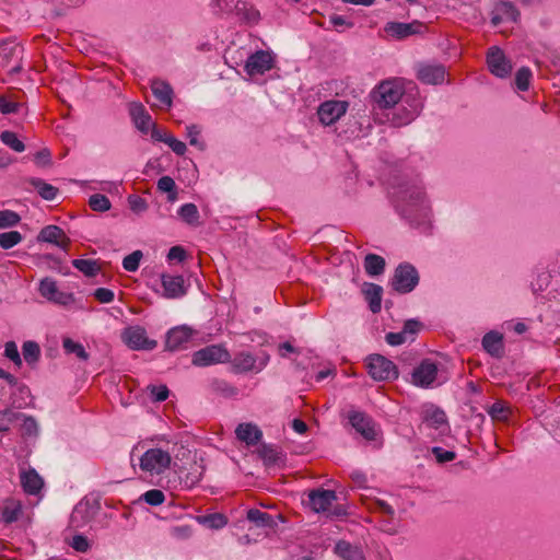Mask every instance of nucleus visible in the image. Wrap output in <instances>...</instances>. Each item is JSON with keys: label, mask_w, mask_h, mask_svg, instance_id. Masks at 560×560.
I'll use <instances>...</instances> for the list:
<instances>
[{"label": "nucleus", "mask_w": 560, "mask_h": 560, "mask_svg": "<svg viewBox=\"0 0 560 560\" xmlns=\"http://www.w3.org/2000/svg\"><path fill=\"white\" fill-rule=\"evenodd\" d=\"M404 86L400 80L390 79L381 82L372 92V97L378 108H392L399 101L409 105V108L404 109V115H395L393 122L397 126L407 125L413 120L422 109V103L413 98L409 103V96L404 97Z\"/></svg>", "instance_id": "nucleus-1"}, {"label": "nucleus", "mask_w": 560, "mask_h": 560, "mask_svg": "<svg viewBox=\"0 0 560 560\" xmlns=\"http://www.w3.org/2000/svg\"><path fill=\"white\" fill-rule=\"evenodd\" d=\"M397 211L406 219L415 221L419 215H425L428 206L421 186L404 185L392 192Z\"/></svg>", "instance_id": "nucleus-2"}, {"label": "nucleus", "mask_w": 560, "mask_h": 560, "mask_svg": "<svg viewBox=\"0 0 560 560\" xmlns=\"http://www.w3.org/2000/svg\"><path fill=\"white\" fill-rule=\"evenodd\" d=\"M448 377L444 375L438 363L430 359H423L410 372V384L419 388H434L446 383Z\"/></svg>", "instance_id": "nucleus-3"}, {"label": "nucleus", "mask_w": 560, "mask_h": 560, "mask_svg": "<svg viewBox=\"0 0 560 560\" xmlns=\"http://www.w3.org/2000/svg\"><path fill=\"white\" fill-rule=\"evenodd\" d=\"M203 335L188 325H179L171 328L166 334L165 350L196 347L203 341Z\"/></svg>", "instance_id": "nucleus-4"}, {"label": "nucleus", "mask_w": 560, "mask_h": 560, "mask_svg": "<svg viewBox=\"0 0 560 560\" xmlns=\"http://www.w3.org/2000/svg\"><path fill=\"white\" fill-rule=\"evenodd\" d=\"M212 8L215 13H235L245 23L254 25L260 20L259 12L242 0H213Z\"/></svg>", "instance_id": "nucleus-5"}, {"label": "nucleus", "mask_w": 560, "mask_h": 560, "mask_svg": "<svg viewBox=\"0 0 560 560\" xmlns=\"http://www.w3.org/2000/svg\"><path fill=\"white\" fill-rule=\"evenodd\" d=\"M365 363L368 373L374 381L385 382L398 378L399 373L396 364L378 352L371 353Z\"/></svg>", "instance_id": "nucleus-6"}, {"label": "nucleus", "mask_w": 560, "mask_h": 560, "mask_svg": "<svg viewBox=\"0 0 560 560\" xmlns=\"http://www.w3.org/2000/svg\"><path fill=\"white\" fill-rule=\"evenodd\" d=\"M259 357H254L253 352H231L230 363L235 373L248 371H260L269 360L267 352H259Z\"/></svg>", "instance_id": "nucleus-7"}, {"label": "nucleus", "mask_w": 560, "mask_h": 560, "mask_svg": "<svg viewBox=\"0 0 560 560\" xmlns=\"http://www.w3.org/2000/svg\"><path fill=\"white\" fill-rule=\"evenodd\" d=\"M172 463L168 452L162 448H150L140 457V468L151 474L164 472Z\"/></svg>", "instance_id": "nucleus-8"}, {"label": "nucleus", "mask_w": 560, "mask_h": 560, "mask_svg": "<svg viewBox=\"0 0 560 560\" xmlns=\"http://www.w3.org/2000/svg\"><path fill=\"white\" fill-rule=\"evenodd\" d=\"M419 282L417 269L410 264H400L394 273L392 287L399 293L411 292Z\"/></svg>", "instance_id": "nucleus-9"}, {"label": "nucleus", "mask_w": 560, "mask_h": 560, "mask_svg": "<svg viewBox=\"0 0 560 560\" xmlns=\"http://www.w3.org/2000/svg\"><path fill=\"white\" fill-rule=\"evenodd\" d=\"M101 510V503L97 499L83 498L75 504L71 515L70 524L73 527H83L90 523Z\"/></svg>", "instance_id": "nucleus-10"}, {"label": "nucleus", "mask_w": 560, "mask_h": 560, "mask_svg": "<svg viewBox=\"0 0 560 560\" xmlns=\"http://www.w3.org/2000/svg\"><path fill=\"white\" fill-rule=\"evenodd\" d=\"M124 343L130 350H152L158 342L148 338L147 331L141 326H130L121 332Z\"/></svg>", "instance_id": "nucleus-11"}, {"label": "nucleus", "mask_w": 560, "mask_h": 560, "mask_svg": "<svg viewBox=\"0 0 560 560\" xmlns=\"http://www.w3.org/2000/svg\"><path fill=\"white\" fill-rule=\"evenodd\" d=\"M351 427L366 441H375L377 436V424L371 416L363 411L351 410L348 413Z\"/></svg>", "instance_id": "nucleus-12"}, {"label": "nucleus", "mask_w": 560, "mask_h": 560, "mask_svg": "<svg viewBox=\"0 0 560 560\" xmlns=\"http://www.w3.org/2000/svg\"><path fill=\"white\" fill-rule=\"evenodd\" d=\"M348 106V102L339 100L322 103L317 109L319 121L325 126L335 124L347 113Z\"/></svg>", "instance_id": "nucleus-13"}, {"label": "nucleus", "mask_w": 560, "mask_h": 560, "mask_svg": "<svg viewBox=\"0 0 560 560\" xmlns=\"http://www.w3.org/2000/svg\"><path fill=\"white\" fill-rule=\"evenodd\" d=\"M487 65L489 71L498 78H506L512 71V63L503 50L497 46L489 48L487 52Z\"/></svg>", "instance_id": "nucleus-14"}, {"label": "nucleus", "mask_w": 560, "mask_h": 560, "mask_svg": "<svg viewBox=\"0 0 560 560\" xmlns=\"http://www.w3.org/2000/svg\"><path fill=\"white\" fill-rule=\"evenodd\" d=\"M521 13L515 4L510 0L498 1L491 11V24L498 26L503 22L517 23Z\"/></svg>", "instance_id": "nucleus-15"}, {"label": "nucleus", "mask_w": 560, "mask_h": 560, "mask_svg": "<svg viewBox=\"0 0 560 560\" xmlns=\"http://www.w3.org/2000/svg\"><path fill=\"white\" fill-rule=\"evenodd\" d=\"M39 293L43 298L61 305H68L74 301L73 294L60 291L51 278H45L39 283Z\"/></svg>", "instance_id": "nucleus-16"}, {"label": "nucleus", "mask_w": 560, "mask_h": 560, "mask_svg": "<svg viewBox=\"0 0 560 560\" xmlns=\"http://www.w3.org/2000/svg\"><path fill=\"white\" fill-rule=\"evenodd\" d=\"M273 67V58L269 51L258 50L252 54L245 63V71L249 75L264 74Z\"/></svg>", "instance_id": "nucleus-17"}, {"label": "nucleus", "mask_w": 560, "mask_h": 560, "mask_svg": "<svg viewBox=\"0 0 560 560\" xmlns=\"http://www.w3.org/2000/svg\"><path fill=\"white\" fill-rule=\"evenodd\" d=\"M422 324L416 319H409L405 323L401 331L388 332L385 337L387 343L392 347L412 342L416 335L421 330Z\"/></svg>", "instance_id": "nucleus-18"}, {"label": "nucleus", "mask_w": 560, "mask_h": 560, "mask_svg": "<svg viewBox=\"0 0 560 560\" xmlns=\"http://www.w3.org/2000/svg\"><path fill=\"white\" fill-rule=\"evenodd\" d=\"M422 422L435 430L444 431L448 429L446 413L440 407L429 404L425 405L421 413Z\"/></svg>", "instance_id": "nucleus-19"}, {"label": "nucleus", "mask_w": 560, "mask_h": 560, "mask_svg": "<svg viewBox=\"0 0 560 560\" xmlns=\"http://www.w3.org/2000/svg\"><path fill=\"white\" fill-rule=\"evenodd\" d=\"M336 500L334 490L314 489L308 492V505L315 513L326 512Z\"/></svg>", "instance_id": "nucleus-20"}, {"label": "nucleus", "mask_w": 560, "mask_h": 560, "mask_svg": "<svg viewBox=\"0 0 560 560\" xmlns=\"http://www.w3.org/2000/svg\"><path fill=\"white\" fill-rule=\"evenodd\" d=\"M22 52L23 47L13 40H7L0 44V58H2L3 63L9 66L14 61L11 71L18 72L22 68Z\"/></svg>", "instance_id": "nucleus-21"}, {"label": "nucleus", "mask_w": 560, "mask_h": 560, "mask_svg": "<svg viewBox=\"0 0 560 560\" xmlns=\"http://www.w3.org/2000/svg\"><path fill=\"white\" fill-rule=\"evenodd\" d=\"M38 242L54 244L61 249H67L70 238L63 230L57 225H47L40 230L37 236Z\"/></svg>", "instance_id": "nucleus-22"}, {"label": "nucleus", "mask_w": 560, "mask_h": 560, "mask_svg": "<svg viewBox=\"0 0 560 560\" xmlns=\"http://www.w3.org/2000/svg\"><path fill=\"white\" fill-rule=\"evenodd\" d=\"M163 295L167 299H179L187 292L185 281L182 276L162 275Z\"/></svg>", "instance_id": "nucleus-23"}, {"label": "nucleus", "mask_w": 560, "mask_h": 560, "mask_svg": "<svg viewBox=\"0 0 560 560\" xmlns=\"http://www.w3.org/2000/svg\"><path fill=\"white\" fill-rule=\"evenodd\" d=\"M128 108L129 115L136 127L142 133H148L153 122L144 106L139 102H131Z\"/></svg>", "instance_id": "nucleus-24"}, {"label": "nucleus", "mask_w": 560, "mask_h": 560, "mask_svg": "<svg viewBox=\"0 0 560 560\" xmlns=\"http://www.w3.org/2000/svg\"><path fill=\"white\" fill-rule=\"evenodd\" d=\"M236 438L247 445H257L262 439V431L252 422L240 423L235 429Z\"/></svg>", "instance_id": "nucleus-25"}, {"label": "nucleus", "mask_w": 560, "mask_h": 560, "mask_svg": "<svg viewBox=\"0 0 560 560\" xmlns=\"http://www.w3.org/2000/svg\"><path fill=\"white\" fill-rule=\"evenodd\" d=\"M446 70L441 65H425L419 68L418 79L427 84H440L445 80Z\"/></svg>", "instance_id": "nucleus-26"}, {"label": "nucleus", "mask_w": 560, "mask_h": 560, "mask_svg": "<svg viewBox=\"0 0 560 560\" xmlns=\"http://www.w3.org/2000/svg\"><path fill=\"white\" fill-rule=\"evenodd\" d=\"M151 90L154 97L160 102L161 106L166 108L172 107L174 91L166 81L160 79L152 80Z\"/></svg>", "instance_id": "nucleus-27"}, {"label": "nucleus", "mask_w": 560, "mask_h": 560, "mask_svg": "<svg viewBox=\"0 0 560 560\" xmlns=\"http://www.w3.org/2000/svg\"><path fill=\"white\" fill-rule=\"evenodd\" d=\"M335 553L341 560H365L362 548L347 540H338L334 548Z\"/></svg>", "instance_id": "nucleus-28"}, {"label": "nucleus", "mask_w": 560, "mask_h": 560, "mask_svg": "<svg viewBox=\"0 0 560 560\" xmlns=\"http://www.w3.org/2000/svg\"><path fill=\"white\" fill-rule=\"evenodd\" d=\"M247 521L253 523L256 527L260 528H276L278 526V520H281L280 515L273 516L267 512H262L258 509H249L246 515Z\"/></svg>", "instance_id": "nucleus-29"}, {"label": "nucleus", "mask_w": 560, "mask_h": 560, "mask_svg": "<svg viewBox=\"0 0 560 560\" xmlns=\"http://www.w3.org/2000/svg\"><path fill=\"white\" fill-rule=\"evenodd\" d=\"M21 485L25 493L36 495L40 492L44 480L34 468H30L21 474Z\"/></svg>", "instance_id": "nucleus-30"}, {"label": "nucleus", "mask_w": 560, "mask_h": 560, "mask_svg": "<svg viewBox=\"0 0 560 560\" xmlns=\"http://www.w3.org/2000/svg\"><path fill=\"white\" fill-rule=\"evenodd\" d=\"M231 352H194L191 363L196 366H210L230 361Z\"/></svg>", "instance_id": "nucleus-31"}, {"label": "nucleus", "mask_w": 560, "mask_h": 560, "mask_svg": "<svg viewBox=\"0 0 560 560\" xmlns=\"http://www.w3.org/2000/svg\"><path fill=\"white\" fill-rule=\"evenodd\" d=\"M362 292L369 303L371 312L374 314L378 313L382 307V287L375 283H364Z\"/></svg>", "instance_id": "nucleus-32"}, {"label": "nucleus", "mask_w": 560, "mask_h": 560, "mask_svg": "<svg viewBox=\"0 0 560 560\" xmlns=\"http://www.w3.org/2000/svg\"><path fill=\"white\" fill-rule=\"evenodd\" d=\"M423 24L415 21L411 23H389L386 31L397 38H404L421 32Z\"/></svg>", "instance_id": "nucleus-33"}, {"label": "nucleus", "mask_w": 560, "mask_h": 560, "mask_svg": "<svg viewBox=\"0 0 560 560\" xmlns=\"http://www.w3.org/2000/svg\"><path fill=\"white\" fill-rule=\"evenodd\" d=\"M28 183L30 185L36 189V191L38 192V195L44 199V200H48V201H51L54 200L58 192H59V189L48 183H46L44 179L42 178H37V177H32L28 179Z\"/></svg>", "instance_id": "nucleus-34"}, {"label": "nucleus", "mask_w": 560, "mask_h": 560, "mask_svg": "<svg viewBox=\"0 0 560 560\" xmlns=\"http://www.w3.org/2000/svg\"><path fill=\"white\" fill-rule=\"evenodd\" d=\"M200 525L210 529H221L228 524V517L222 513H210L197 516Z\"/></svg>", "instance_id": "nucleus-35"}, {"label": "nucleus", "mask_w": 560, "mask_h": 560, "mask_svg": "<svg viewBox=\"0 0 560 560\" xmlns=\"http://www.w3.org/2000/svg\"><path fill=\"white\" fill-rule=\"evenodd\" d=\"M364 269L369 276H378L384 272L385 259L375 254H368L364 258Z\"/></svg>", "instance_id": "nucleus-36"}, {"label": "nucleus", "mask_w": 560, "mask_h": 560, "mask_svg": "<svg viewBox=\"0 0 560 560\" xmlns=\"http://www.w3.org/2000/svg\"><path fill=\"white\" fill-rule=\"evenodd\" d=\"M489 416L492 420L506 421L511 415V408L502 400H497L488 409Z\"/></svg>", "instance_id": "nucleus-37"}, {"label": "nucleus", "mask_w": 560, "mask_h": 560, "mask_svg": "<svg viewBox=\"0 0 560 560\" xmlns=\"http://www.w3.org/2000/svg\"><path fill=\"white\" fill-rule=\"evenodd\" d=\"M178 215L187 224H199V211L195 203H185L178 209Z\"/></svg>", "instance_id": "nucleus-38"}, {"label": "nucleus", "mask_w": 560, "mask_h": 560, "mask_svg": "<svg viewBox=\"0 0 560 560\" xmlns=\"http://www.w3.org/2000/svg\"><path fill=\"white\" fill-rule=\"evenodd\" d=\"M72 265L86 277H93L100 272V266L92 259H74Z\"/></svg>", "instance_id": "nucleus-39"}, {"label": "nucleus", "mask_w": 560, "mask_h": 560, "mask_svg": "<svg viewBox=\"0 0 560 560\" xmlns=\"http://www.w3.org/2000/svg\"><path fill=\"white\" fill-rule=\"evenodd\" d=\"M483 350H499L503 347V334L491 330L482 338Z\"/></svg>", "instance_id": "nucleus-40"}, {"label": "nucleus", "mask_w": 560, "mask_h": 560, "mask_svg": "<svg viewBox=\"0 0 560 560\" xmlns=\"http://www.w3.org/2000/svg\"><path fill=\"white\" fill-rule=\"evenodd\" d=\"M0 140L2 141V143H4L7 147H9L15 152L20 153L25 150V144L18 138L16 133L13 131H2L0 135Z\"/></svg>", "instance_id": "nucleus-41"}, {"label": "nucleus", "mask_w": 560, "mask_h": 560, "mask_svg": "<svg viewBox=\"0 0 560 560\" xmlns=\"http://www.w3.org/2000/svg\"><path fill=\"white\" fill-rule=\"evenodd\" d=\"M22 240L23 236L19 231L3 232L0 234V247L10 249L21 243Z\"/></svg>", "instance_id": "nucleus-42"}, {"label": "nucleus", "mask_w": 560, "mask_h": 560, "mask_svg": "<svg viewBox=\"0 0 560 560\" xmlns=\"http://www.w3.org/2000/svg\"><path fill=\"white\" fill-rule=\"evenodd\" d=\"M158 189L162 192H167L170 201L176 200V198H177L176 184L172 177L162 176L158 180Z\"/></svg>", "instance_id": "nucleus-43"}, {"label": "nucleus", "mask_w": 560, "mask_h": 560, "mask_svg": "<svg viewBox=\"0 0 560 560\" xmlns=\"http://www.w3.org/2000/svg\"><path fill=\"white\" fill-rule=\"evenodd\" d=\"M258 455L267 465H275L279 459V453L270 444H261L258 450Z\"/></svg>", "instance_id": "nucleus-44"}, {"label": "nucleus", "mask_w": 560, "mask_h": 560, "mask_svg": "<svg viewBox=\"0 0 560 560\" xmlns=\"http://www.w3.org/2000/svg\"><path fill=\"white\" fill-rule=\"evenodd\" d=\"M22 514V506L20 504L5 505L1 511V520L5 524L16 522Z\"/></svg>", "instance_id": "nucleus-45"}, {"label": "nucleus", "mask_w": 560, "mask_h": 560, "mask_svg": "<svg viewBox=\"0 0 560 560\" xmlns=\"http://www.w3.org/2000/svg\"><path fill=\"white\" fill-rule=\"evenodd\" d=\"M140 500L151 506H159L165 501V493L160 489H151L144 492Z\"/></svg>", "instance_id": "nucleus-46"}, {"label": "nucleus", "mask_w": 560, "mask_h": 560, "mask_svg": "<svg viewBox=\"0 0 560 560\" xmlns=\"http://www.w3.org/2000/svg\"><path fill=\"white\" fill-rule=\"evenodd\" d=\"M89 206L94 211L104 212L110 209V201L105 195L94 194L89 199Z\"/></svg>", "instance_id": "nucleus-47"}, {"label": "nucleus", "mask_w": 560, "mask_h": 560, "mask_svg": "<svg viewBox=\"0 0 560 560\" xmlns=\"http://www.w3.org/2000/svg\"><path fill=\"white\" fill-rule=\"evenodd\" d=\"M532 79V71L527 67H522L515 74V85L520 91H527Z\"/></svg>", "instance_id": "nucleus-48"}, {"label": "nucleus", "mask_w": 560, "mask_h": 560, "mask_svg": "<svg viewBox=\"0 0 560 560\" xmlns=\"http://www.w3.org/2000/svg\"><path fill=\"white\" fill-rule=\"evenodd\" d=\"M192 527L190 525H175L171 526L168 534L176 540H187L192 535Z\"/></svg>", "instance_id": "nucleus-49"}, {"label": "nucleus", "mask_w": 560, "mask_h": 560, "mask_svg": "<svg viewBox=\"0 0 560 560\" xmlns=\"http://www.w3.org/2000/svg\"><path fill=\"white\" fill-rule=\"evenodd\" d=\"M21 217L12 210H0V229L15 226Z\"/></svg>", "instance_id": "nucleus-50"}, {"label": "nucleus", "mask_w": 560, "mask_h": 560, "mask_svg": "<svg viewBox=\"0 0 560 560\" xmlns=\"http://www.w3.org/2000/svg\"><path fill=\"white\" fill-rule=\"evenodd\" d=\"M141 258H142L141 250H135L131 254L127 255L122 260L124 269L129 272L137 271L139 268Z\"/></svg>", "instance_id": "nucleus-51"}, {"label": "nucleus", "mask_w": 560, "mask_h": 560, "mask_svg": "<svg viewBox=\"0 0 560 560\" xmlns=\"http://www.w3.org/2000/svg\"><path fill=\"white\" fill-rule=\"evenodd\" d=\"M22 108V104L7 96L0 97V112L4 115L16 114Z\"/></svg>", "instance_id": "nucleus-52"}, {"label": "nucleus", "mask_w": 560, "mask_h": 560, "mask_svg": "<svg viewBox=\"0 0 560 560\" xmlns=\"http://www.w3.org/2000/svg\"><path fill=\"white\" fill-rule=\"evenodd\" d=\"M23 423H22V431L24 435L27 436H36L38 434V424L34 417L32 416H25L22 417Z\"/></svg>", "instance_id": "nucleus-53"}, {"label": "nucleus", "mask_w": 560, "mask_h": 560, "mask_svg": "<svg viewBox=\"0 0 560 560\" xmlns=\"http://www.w3.org/2000/svg\"><path fill=\"white\" fill-rule=\"evenodd\" d=\"M170 390L166 385H152L150 396L153 401L162 402L168 398Z\"/></svg>", "instance_id": "nucleus-54"}, {"label": "nucleus", "mask_w": 560, "mask_h": 560, "mask_svg": "<svg viewBox=\"0 0 560 560\" xmlns=\"http://www.w3.org/2000/svg\"><path fill=\"white\" fill-rule=\"evenodd\" d=\"M432 454L435 456L436 460L441 464L452 462L456 458L455 452L444 450L441 446H433Z\"/></svg>", "instance_id": "nucleus-55"}, {"label": "nucleus", "mask_w": 560, "mask_h": 560, "mask_svg": "<svg viewBox=\"0 0 560 560\" xmlns=\"http://www.w3.org/2000/svg\"><path fill=\"white\" fill-rule=\"evenodd\" d=\"M128 203L131 211L142 213L148 209V202L140 196L131 195L128 197Z\"/></svg>", "instance_id": "nucleus-56"}, {"label": "nucleus", "mask_w": 560, "mask_h": 560, "mask_svg": "<svg viewBox=\"0 0 560 560\" xmlns=\"http://www.w3.org/2000/svg\"><path fill=\"white\" fill-rule=\"evenodd\" d=\"M202 475H203V467L195 464L191 467V470L186 475L185 482L187 485H189L190 487L195 486L201 480Z\"/></svg>", "instance_id": "nucleus-57"}, {"label": "nucleus", "mask_w": 560, "mask_h": 560, "mask_svg": "<svg viewBox=\"0 0 560 560\" xmlns=\"http://www.w3.org/2000/svg\"><path fill=\"white\" fill-rule=\"evenodd\" d=\"M71 547L79 552H86L90 544L84 535L78 534L73 536Z\"/></svg>", "instance_id": "nucleus-58"}, {"label": "nucleus", "mask_w": 560, "mask_h": 560, "mask_svg": "<svg viewBox=\"0 0 560 560\" xmlns=\"http://www.w3.org/2000/svg\"><path fill=\"white\" fill-rule=\"evenodd\" d=\"M93 296L101 303H110L114 301L115 294L107 288H98L93 292Z\"/></svg>", "instance_id": "nucleus-59"}, {"label": "nucleus", "mask_w": 560, "mask_h": 560, "mask_svg": "<svg viewBox=\"0 0 560 560\" xmlns=\"http://www.w3.org/2000/svg\"><path fill=\"white\" fill-rule=\"evenodd\" d=\"M22 417H24L23 413L15 412L9 408L0 410V422H5L4 425H8V427L10 423L14 422L15 420L21 419Z\"/></svg>", "instance_id": "nucleus-60"}, {"label": "nucleus", "mask_w": 560, "mask_h": 560, "mask_svg": "<svg viewBox=\"0 0 560 560\" xmlns=\"http://www.w3.org/2000/svg\"><path fill=\"white\" fill-rule=\"evenodd\" d=\"M214 389L220 392L225 397H232L237 394V389L224 381L215 382Z\"/></svg>", "instance_id": "nucleus-61"}, {"label": "nucleus", "mask_w": 560, "mask_h": 560, "mask_svg": "<svg viewBox=\"0 0 560 560\" xmlns=\"http://www.w3.org/2000/svg\"><path fill=\"white\" fill-rule=\"evenodd\" d=\"M166 144L172 149V151L174 153H176L177 155H184L187 148H186V144L180 141V140H177L175 137L171 136V137H167V142Z\"/></svg>", "instance_id": "nucleus-62"}, {"label": "nucleus", "mask_w": 560, "mask_h": 560, "mask_svg": "<svg viewBox=\"0 0 560 560\" xmlns=\"http://www.w3.org/2000/svg\"><path fill=\"white\" fill-rule=\"evenodd\" d=\"M151 138L154 141L159 142H167V137H171L172 135L166 132L165 130L159 129L155 124L151 126Z\"/></svg>", "instance_id": "nucleus-63"}, {"label": "nucleus", "mask_w": 560, "mask_h": 560, "mask_svg": "<svg viewBox=\"0 0 560 560\" xmlns=\"http://www.w3.org/2000/svg\"><path fill=\"white\" fill-rule=\"evenodd\" d=\"M186 258V252L182 246H173L167 254L168 260L183 261Z\"/></svg>", "instance_id": "nucleus-64"}]
</instances>
